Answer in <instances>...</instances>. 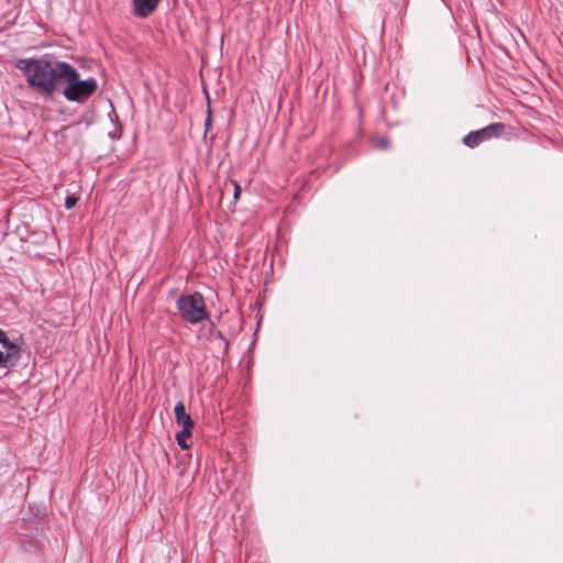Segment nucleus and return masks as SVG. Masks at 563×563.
Listing matches in <instances>:
<instances>
[{"instance_id": "1", "label": "nucleus", "mask_w": 563, "mask_h": 563, "mask_svg": "<svg viewBox=\"0 0 563 563\" xmlns=\"http://www.w3.org/2000/svg\"><path fill=\"white\" fill-rule=\"evenodd\" d=\"M15 66L23 71L30 89L45 99H51L62 86L67 62L22 58Z\"/></svg>"}, {"instance_id": "2", "label": "nucleus", "mask_w": 563, "mask_h": 563, "mask_svg": "<svg viewBox=\"0 0 563 563\" xmlns=\"http://www.w3.org/2000/svg\"><path fill=\"white\" fill-rule=\"evenodd\" d=\"M98 89V82L93 77L80 79L77 69L67 63V68L62 78V86L58 92L62 93L68 101L84 103L86 102Z\"/></svg>"}, {"instance_id": "3", "label": "nucleus", "mask_w": 563, "mask_h": 563, "mask_svg": "<svg viewBox=\"0 0 563 563\" xmlns=\"http://www.w3.org/2000/svg\"><path fill=\"white\" fill-rule=\"evenodd\" d=\"M176 307L181 319L188 323L197 324L209 319L205 299L199 292L181 295L176 301Z\"/></svg>"}, {"instance_id": "4", "label": "nucleus", "mask_w": 563, "mask_h": 563, "mask_svg": "<svg viewBox=\"0 0 563 563\" xmlns=\"http://www.w3.org/2000/svg\"><path fill=\"white\" fill-rule=\"evenodd\" d=\"M505 128L506 125L500 122L490 123L482 129L472 131L466 134L463 137V143L466 146L474 148L484 142L498 139L505 131Z\"/></svg>"}, {"instance_id": "5", "label": "nucleus", "mask_w": 563, "mask_h": 563, "mask_svg": "<svg viewBox=\"0 0 563 563\" xmlns=\"http://www.w3.org/2000/svg\"><path fill=\"white\" fill-rule=\"evenodd\" d=\"M162 0H133V13L140 19L151 15Z\"/></svg>"}, {"instance_id": "6", "label": "nucleus", "mask_w": 563, "mask_h": 563, "mask_svg": "<svg viewBox=\"0 0 563 563\" xmlns=\"http://www.w3.org/2000/svg\"><path fill=\"white\" fill-rule=\"evenodd\" d=\"M174 412L177 424L183 427L181 434H188L189 429L194 428V421L191 417L186 412L185 405L183 401H178L176 404Z\"/></svg>"}, {"instance_id": "7", "label": "nucleus", "mask_w": 563, "mask_h": 563, "mask_svg": "<svg viewBox=\"0 0 563 563\" xmlns=\"http://www.w3.org/2000/svg\"><path fill=\"white\" fill-rule=\"evenodd\" d=\"M20 347H16L15 350H7L5 353L0 351V367L10 368L14 366L16 361L20 358Z\"/></svg>"}, {"instance_id": "8", "label": "nucleus", "mask_w": 563, "mask_h": 563, "mask_svg": "<svg viewBox=\"0 0 563 563\" xmlns=\"http://www.w3.org/2000/svg\"><path fill=\"white\" fill-rule=\"evenodd\" d=\"M0 343L7 349V350H15L18 346L16 343L9 340L5 332L0 329Z\"/></svg>"}, {"instance_id": "9", "label": "nucleus", "mask_w": 563, "mask_h": 563, "mask_svg": "<svg viewBox=\"0 0 563 563\" xmlns=\"http://www.w3.org/2000/svg\"><path fill=\"white\" fill-rule=\"evenodd\" d=\"M191 430L192 429H189V433L188 434H181V431H179L177 434H176V440H177V443L178 445L183 449V450H187L189 449V444L187 443V439L191 437Z\"/></svg>"}, {"instance_id": "10", "label": "nucleus", "mask_w": 563, "mask_h": 563, "mask_svg": "<svg viewBox=\"0 0 563 563\" xmlns=\"http://www.w3.org/2000/svg\"><path fill=\"white\" fill-rule=\"evenodd\" d=\"M77 201H78V198L76 196H74V195L67 196L65 199L64 206L67 210H70L71 208H74L76 206Z\"/></svg>"}, {"instance_id": "11", "label": "nucleus", "mask_w": 563, "mask_h": 563, "mask_svg": "<svg viewBox=\"0 0 563 563\" xmlns=\"http://www.w3.org/2000/svg\"><path fill=\"white\" fill-rule=\"evenodd\" d=\"M211 335H214L216 338H219L222 341H224L225 351H228V349H229V341L225 339V336L223 335V333L221 331H216V332L211 331Z\"/></svg>"}, {"instance_id": "12", "label": "nucleus", "mask_w": 563, "mask_h": 563, "mask_svg": "<svg viewBox=\"0 0 563 563\" xmlns=\"http://www.w3.org/2000/svg\"><path fill=\"white\" fill-rule=\"evenodd\" d=\"M232 185L234 186L233 198H234V200H238L240 198V195H241V187L238 184V181H235V180H232Z\"/></svg>"}, {"instance_id": "13", "label": "nucleus", "mask_w": 563, "mask_h": 563, "mask_svg": "<svg viewBox=\"0 0 563 563\" xmlns=\"http://www.w3.org/2000/svg\"><path fill=\"white\" fill-rule=\"evenodd\" d=\"M211 121H212V119H211V110H210V108H209V109H208V117H207V119H206V121H205V130H206V133L211 129Z\"/></svg>"}]
</instances>
